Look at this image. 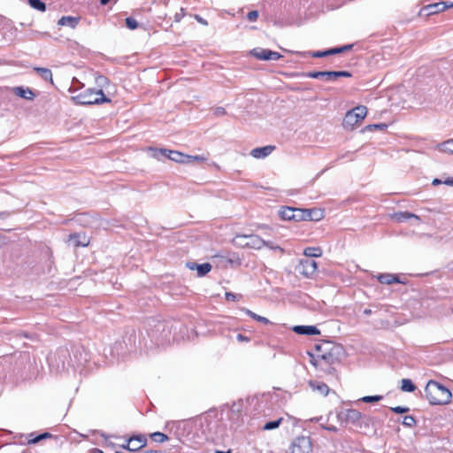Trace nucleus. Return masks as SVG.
I'll return each mask as SVG.
<instances>
[{
	"label": "nucleus",
	"mask_w": 453,
	"mask_h": 453,
	"mask_svg": "<svg viewBox=\"0 0 453 453\" xmlns=\"http://www.w3.org/2000/svg\"><path fill=\"white\" fill-rule=\"evenodd\" d=\"M378 280L382 284H392L394 282L398 281V280L395 276H394L393 274H389V273L380 274L378 276Z\"/></svg>",
	"instance_id": "obj_28"
},
{
	"label": "nucleus",
	"mask_w": 453,
	"mask_h": 453,
	"mask_svg": "<svg viewBox=\"0 0 453 453\" xmlns=\"http://www.w3.org/2000/svg\"><path fill=\"white\" fill-rule=\"evenodd\" d=\"M311 445L308 437L301 436L296 438L291 445V453H309Z\"/></svg>",
	"instance_id": "obj_7"
},
{
	"label": "nucleus",
	"mask_w": 453,
	"mask_h": 453,
	"mask_svg": "<svg viewBox=\"0 0 453 453\" xmlns=\"http://www.w3.org/2000/svg\"><path fill=\"white\" fill-rule=\"evenodd\" d=\"M282 418H279L277 420L270 421L265 424L264 430H273L280 426Z\"/></svg>",
	"instance_id": "obj_34"
},
{
	"label": "nucleus",
	"mask_w": 453,
	"mask_h": 453,
	"mask_svg": "<svg viewBox=\"0 0 453 453\" xmlns=\"http://www.w3.org/2000/svg\"><path fill=\"white\" fill-rule=\"evenodd\" d=\"M307 220H320L324 217L323 211L319 209H307Z\"/></svg>",
	"instance_id": "obj_22"
},
{
	"label": "nucleus",
	"mask_w": 453,
	"mask_h": 453,
	"mask_svg": "<svg viewBox=\"0 0 453 453\" xmlns=\"http://www.w3.org/2000/svg\"><path fill=\"white\" fill-rule=\"evenodd\" d=\"M12 90L16 96L27 100H33L35 97V94L29 88L15 87Z\"/></svg>",
	"instance_id": "obj_15"
},
{
	"label": "nucleus",
	"mask_w": 453,
	"mask_h": 453,
	"mask_svg": "<svg viewBox=\"0 0 453 453\" xmlns=\"http://www.w3.org/2000/svg\"><path fill=\"white\" fill-rule=\"evenodd\" d=\"M106 81V78H104V77H102V76H101V77H99V78H98V81H98L99 83H102V82H103V81Z\"/></svg>",
	"instance_id": "obj_55"
},
{
	"label": "nucleus",
	"mask_w": 453,
	"mask_h": 453,
	"mask_svg": "<svg viewBox=\"0 0 453 453\" xmlns=\"http://www.w3.org/2000/svg\"><path fill=\"white\" fill-rule=\"evenodd\" d=\"M361 418V413L357 410H348L345 413V419L351 423H356Z\"/></svg>",
	"instance_id": "obj_25"
},
{
	"label": "nucleus",
	"mask_w": 453,
	"mask_h": 453,
	"mask_svg": "<svg viewBox=\"0 0 453 453\" xmlns=\"http://www.w3.org/2000/svg\"><path fill=\"white\" fill-rule=\"evenodd\" d=\"M267 52H269V50L262 49V48H256L251 50V54L257 59H261V60L268 59Z\"/></svg>",
	"instance_id": "obj_27"
},
{
	"label": "nucleus",
	"mask_w": 453,
	"mask_h": 453,
	"mask_svg": "<svg viewBox=\"0 0 453 453\" xmlns=\"http://www.w3.org/2000/svg\"><path fill=\"white\" fill-rule=\"evenodd\" d=\"M257 17H258V12H257V11H251V12H250L248 13V15H247V18H248V19H249L250 21H255V20H257Z\"/></svg>",
	"instance_id": "obj_46"
},
{
	"label": "nucleus",
	"mask_w": 453,
	"mask_h": 453,
	"mask_svg": "<svg viewBox=\"0 0 453 453\" xmlns=\"http://www.w3.org/2000/svg\"><path fill=\"white\" fill-rule=\"evenodd\" d=\"M387 125L386 124H373V125H368L366 126L363 130L362 132H365V131H374V130H380V131H384L386 128H387Z\"/></svg>",
	"instance_id": "obj_33"
},
{
	"label": "nucleus",
	"mask_w": 453,
	"mask_h": 453,
	"mask_svg": "<svg viewBox=\"0 0 453 453\" xmlns=\"http://www.w3.org/2000/svg\"><path fill=\"white\" fill-rule=\"evenodd\" d=\"M391 411L395 412V413H406L410 411V409L408 407H402V406H396V407H392L391 408Z\"/></svg>",
	"instance_id": "obj_43"
},
{
	"label": "nucleus",
	"mask_w": 453,
	"mask_h": 453,
	"mask_svg": "<svg viewBox=\"0 0 453 453\" xmlns=\"http://www.w3.org/2000/svg\"><path fill=\"white\" fill-rule=\"evenodd\" d=\"M226 114V110L223 107H217L214 110V115L217 117H220Z\"/></svg>",
	"instance_id": "obj_47"
},
{
	"label": "nucleus",
	"mask_w": 453,
	"mask_h": 453,
	"mask_svg": "<svg viewBox=\"0 0 453 453\" xmlns=\"http://www.w3.org/2000/svg\"><path fill=\"white\" fill-rule=\"evenodd\" d=\"M382 395H368L361 398L364 403H376L382 399Z\"/></svg>",
	"instance_id": "obj_37"
},
{
	"label": "nucleus",
	"mask_w": 453,
	"mask_h": 453,
	"mask_svg": "<svg viewBox=\"0 0 453 453\" xmlns=\"http://www.w3.org/2000/svg\"><path fill=\"white\" fill-rule=\"evenodd\" d=\"M279 215L282 219L285 220H294L295 218V208L293 207H286L281 208L279 211Z\"/></svg>",
	"instance_id": "obj_20"
},
{
	"label": "nucleus",
	"mask_w": 453,
	"mask_h": 453,
	"mask_svg": "<svg viewBox=\"0 0 453 453\" xmlns=\"http://www.w3.org/2000/svg\"><path fill=\"white\" fill-rule=\"evenodd\" d=\"M330 345L327 343L325 345L324 349H322L321 345H316V349L319 352V358L321 359V364H323V367H327L328 365H331L334 364L337 360L334 350H336L337 347H332L331 349H327L326 347H329Z\"/></svg>",
	"instance_id": "obj_5"
},
{
	"label": "nucleus",
	"mask_w": 453,
	"mask_h": 453,
	"mask_svg": "<svg viewBox=\"0 0 453 453\" xmlns=\"http://www.w3.org/2000/svg\"><path fill=\"white\" fill-rule=\"evenodd\" d=\"M416 424V420L412 416H405L403 420V425L408 427H411Z\"/></svg>",
	"instance_id": "obj_38"
},
{
	"label": "nucleus",
	"mask_w": 453,
	"mask_h": 453,
	"mask_svg": "<svg viewBox=\"0 0 453 453\" xmlns=\"http://www.w3.org/2000/svg\"><path fill=\"white\" fill-rule=\"evenodd\" d=\"M441 183L452 187L453 186V178L452 177H448L444 180H440V179H434L433 181H432V184L434 186H437V185L441 184Z\"/></svg>",
	"instance_id": "obj_35"
},
{
	"label": "nucleus",
	"mask_w": 453,
	"mask_h": 453,
	"mask_svg": "<svg viewBox=\"0 0 453 453\" xmlns=\"http://www.w3.org/2000/svg\"><path fill=\"white\" fill-rule=\"evenodd\" d=\"M187 267L192 271L196 270L198 277L206 275L211 270V265L210 263L196 264L195 262H188Z\"/></svg>",
	"instance_id": "obj_10"
},
{
	"label": "nucleus",
	"mask_w": 453,
	"mask_h": 453,
	"mask_svg": "<svg viewBox=\"0 0 453 453\" xmlns=\"http://www.w3.org/2000/svg\"><path fill=\"white\" fill-rule=\"evenodd\" d=\"M126 25L129 29H132V30L138 27V22L134 19L130 18V17L126 19Z\"/></svg>",
	"instance_id": "obj_39"
},
{
	"label": "nucleus",
	"mask_w": 453,
	"mask_h": 453,
	"mask_svg": "<svg viewBox=\"0 0 453 453\" xmlns=\"http://www.w3.org/2000/svg\"><path fill=\"white\" fill-rule=\"evenodd\" d=\"M216 453H231L230 451H220V450H217Z\"/></svg>",
	"instance_id": "obj_57"
},
{
	"label": "nucleus",
	"mask_w": 453,
	"mask_h": 453,
	"mask_svg": "<svg viewBox=\"0 0 453 453\" xmlns=\"http://www.w3.org/2000/svg\"><path fill=\"white\" fill-rule=\"evenodd\" d=\"M352 47H353L352 44H347V45L342 46L341 50H342V53H343V52L348 51L350 49H352Z\"/></svg>",
	"instance_id": "obj_49"
},
{
	"label": "nucleus",
	"mask_w": 453,
	"mask_h": 453,
	"mask_svg": "<svg viewBox=\"0 0 453 453\" xmlns=\"http://www.w3.org/2000/svg\"><path fill=\"white\" fill-rule=\"evenodd\" d=\"M322 253L320 247H308L303 250V255L308 257H320Z\"/></svg>",
	"instance_id": "obj_23"
},
{
	"label": "nucleus",
	"mask_w": 453,
	"mask_h": 453,
	"mask_svg": "<svg viewBox=\"0 0 453 453\" xmlns=\"http://www.w3.org/2000/svg\"><path fill=\"white\" fill-rule=\"evenodd\" d=\"M71 100L76 104H94L108 103L111 100L107 98L103 90L87 89L83 93L72 96Z\"/></svg>",
	"instance_id": "obj_2"
},
{
	"label": "nucleus",
	"mask_w": 453,
	"mask_h": 453,
	"mask_svg": "<svg viewBox=\"0 0 453 453\" xmlns=\"http://www.w3.org/2000/svg\"><path fill=\"white\" fill-rule=\"evenodd\" d=\"M226 300H234L235 299V295L233 294V293H226Z\"/></svg>",
	"instance_id": "obj_51"
},
{
	"label": "nucleus",
	"mask_w": 453,
	"mask_h": 453,
	"mask_svg": "<svg viewBox=\"0 0 453 453\" xmlns=\"http://www.w3.org/2000/svg\"><path fill=\"white\" fill-rule=\"evenodd\" d=\"M436 149L441 152L453 154V139L437 144Z\"/></svg>",
	"instance_id": "obj_21"
},
{
	"label": "nucleus",
	"mask_w": 453,
	"mask_h": 453,
	"mask_svg": "<svg viewBox=\"0 0 453 453\" xmlns=\"http://www.w3.org/2000/svg\"><path fill=\"white\" fill-rule=\"evenodd\" d=\"M264 247H267L271 250H278L280 251V253H283L284 252V250L282 248H280V246L274 244L273 242H266L265 241V246Z\"/></svg>",
	"instance_id": "obj_40"
},
{
	"label": "nucleus",
	"mask_w": 453,
	"mask_h": 453,
	"mask_svg": "<svg viewBox=\"0 0 453 453\" xmlns=\"http://www.w3.org/2000/svg\"><path fill=\"white\" fill-rule=\"evenodd\" d=\"M426 10H428L429 14H435L441 12L445 11L448 9V3L447 2H440L436 4H429L426 7Z\"/></svg>",
	"instance_id": "obj_17"
},
{
	"label": "nucleus",
	"mask_w": 453,
	"mask_h": 453,
	"mask_svg": "<svg viewBox=\"0 0 453 453\" xmlns=\"http://www.w3.org/2000/svg\"><path fill=\"white\" fill-rule=\"evenodd\" d=\"M124 449H127V443L122 446Z\"/></svg>",
	"instance_id": "obj_61"
},
{
	"label": "nucleus",
	"mask_w": 453,
	"mask_h": 453,
	"mask_svg": "<svg viewBox=\"0 0 453 453\" xmlns=\"http://www.w3.org/2000/svg\"><path fill=\"white\" fill-rule=\"evenodd\" d=\"M246 312L248 315H250L252 319H254L257 321H259V322H262L265 324L269 323V320L266 318L257 315L250 310H247Z\"/></svg>",
	"instance_id": "obj_36"
},
{
	"label": "nucleus",
	"mask_w": 453,
	"mask_h": 453,
	"mask_svg": "<svg viewBox=\"0 0 453 453\" xmlns=\"http://www.w3.org/2000/svg\"><path fill=\"white\" fill-rule=\"evenodd\" d=\"M364 314H365V315H366V316L371 315V314H372V310H370V309H365V310L364 311Z\"/></svg>",
	"instance_id": "obj_53"
},
{
	"label": "nucleus",
	"mask_w": 453,
	"mask_h": 453,
	"mask_svg": "<svg viewBox=\"0 0 453 453\" xmlns=\"http://www.w3.org/2000/svg\"><path fill=\"white\" fill-rule=\"evenodd\" d=\"M196 19L199 23L205 25V26L207 25V21L205 19H203V18L199 17L198 15H196Z\"/></svg>",
	"instance_id": "obj_50"
},
{
	"label": "nucleus",
	"mask_w": 453,
	"mask_h": 453,
	"mask_svg": "<svg viewBox=\"0 0 453 453\" xmlns=\"http://www.w3.org/2000/svg\"><path fill=\"white\" fill-rule=\"evenodd\" d=\"M78 23H79V18L72 17V16H64L58 22V24L59 26H65V27H69L71 28H75L76 26L78 25Z\"/></svg>",
	"instance_id": "obj_16"
},
{
	"label": "nucleus",
	"mask_w": 453,
	"mask_h": 453,
	"mask_svg": "<svg viewBox=\"0 0 453 453\" xmlns=\"http://www.w3.org/2000/svg\"><path fill=\"white\" fill-rule=\"evenodd\" d=\"M293 331L298 334L315 335L319 334V330L313 326H295Z\"/></svg>",
	"instance_id": "obj_12"
},
{
	"label": "nucleus",
	"mask_w": 453,
	"mask_h": 453,
	"mask_svg": "<svg viewBox=\"0 0 453 453\" xmlns=\"http://www.w3.org/2000/svg\"><path fill=\"white\" fill-rule=\"evenodd\" d=\"M111 0H100L101 4L105 5L107 4Z\"/></svg>",
	"instance_id": "obj_54"
},
{
	"label": "nucleus",
	"mask_w": 453,
	"mask_h": 453,
	"mask_svg": "<svg viewBox=\"0 0 453 453\" xmlns=\"http://www.w3.org/2000/svg\"><path fill=\"white\" fill-rule=\"evenodd\" d=\"M426 398L431 404H447L452 395L449 389L434 380H429L425 388Z\"/></svg>",
	"instance_id": "obj_1"
},
{
	"label": "nucleus",
	"mask_w": 453,
	"mask_h": 453,
	"mask_svg": "<svg viewBox=\"0 0 453 453\" xmlns=\"http://www.w3.org/2000/svg\"><path fill=\"white\" fill-rule=\"evenodd\" d=\"M150 438L157 442H164L168 440V436L160 432H155L150 434Z\"/></svg>",
	"instance_id": "obj_31"
},
{
	"label": "nucleus",
	"mask_w": 453,
	"mask_h": 453,
	"mask_svg": "<svg viewBox=\"0 0 453 453\" xmlns=\"http://www.w3.org/2000/svg\"><path fill=\"white\" fill-rule=\"evenodd\" d=\"M77 238H78V235H71L70 236V242H73L75 246H79V245L86 246V245H88V242H86L85 239H84V241L80 242V241H76Z\"/></svg>",
	"instance_id": "obj_42"
},
{
	"label": "nucleus",
	"mask_w": 453,
	"mask_h": 453,
	"mask_svg": "<svg viewBox=\"0 0 453 453\" xmlns=\"http://www.w3.org/2000/svg\"><path fill=\"white\" fill-rule=\"evenodd\" d=\"M309 385L313 390L318 391L322 395H326L329 392V388L325 383L310 381Z\"/></svg>",
	"instance_id": "obj_18"
},
{
	"label": "nucleus",
	"mask_w": 453,
	"mask_h": 453,
	"mask_svg": "<svg viewBox=\"0 0 453 453\" xmlns=\"http://www.w3.org/2000/svg\"><path fill=\"white\" fill-rule=\"evenodd\" d=\"M147 444V437L143 434L132 436L127 441V449L130 451H137L145 447Z\"/></svg>",
	"instance_id": "obj_9"
},
{
	"label": "nucleus",
	"mask_w": 453,
	"mask_h": 453,
	"mask_svg": "<svg viewBox=\"0 0 453 453\" xmlns=\"http://www.w3.org/2000/svg\"><path fill=\"white\" fill-rule=\"evenodd\" d=\"M268 54V59L267 60H278L281 58V55L276 51H272L269 50Z\"/></svg>",
	"instance_id": "obj_41"
},
{
	"label": "nucleus",
	"mask_w": 453,
	"mask_h": 453,
	"mask_svg": "<svg viewBox=\"0 0 453 453\" xmlns=\"http://www.w3.org/2000/svg\"><path fill=\"white\" fill-rule=\"evenodd\" d=\"M328 50V55H334V54H339V53H342V50H341V47H337V48H332V49H329L327 50Z\"/></svg>",
	"instance_id": "obj_48"
},
{
	"label": "nucleus",
	"mask_w": 453,
	"mask_h": 453,
	"mask_svg": "<svg viewBox=\"0 0 453 453\" xmlns=\"http://www.w3.org/2000/svg\"><path fill=\"white\" fill-rule=\"evenodd\" d=\"M309 355L311 357V363L312 365H314L315 367H317L322 371L327 372L329 373L333 372L334 368L327 369L326 367H323V364H321V359L319 358V354L313 355L311 353H309Z\"/></svg>",
	"instance_id": "obj_19"
},
{
	"label": "nucleus",
	"mask_w": 453,
	"mask_h": 453,
	"mask_svg": "<svg viewBox=\"0 0 453 453\" xmlns=\"http://www.w3.org/2000/svg\"><path fill=\"white\" fill-rule=\"evenodd\" d=\"M307 77L313 79H325L326 81H334L339 77H350L351 73L346 71H328V72H311Z\"/></svg>",
	"instance_id": "obj_6"
},
{
	"label": "nucleus",
	"mask_w": 453,
	"mask_h": 453,
	"mask_svg": "<svg viewBox=\"0 0 453 453\" xmlns=\"http://www.w3.org/2000/svg\"><path fill=\"white\" fill-rule=\"evenodd\" d=\"M30 6L41 12H44L46 5L41 0H28Z\"/></svg>",
	"instance_id": "obj_32"
},
{
	"label": "nucleus",
	"mask_w": 453,
	"mask_h": 453,
	"mask_svg": "<svg viewBox=\"0 0 453 453\" xmlns=\"http://www.w3.org/2000/svg\"><path fill=\"white\" fill-rule=\"evenodd\" d=\"M71 92H74L75 91V88H73V86L70 88L69 89Z\"/></svg>",
	"instance_id": "obj_59"
},
{
	"label": "nucleus",
	"mask_w": 453,
	"mask_h": 453,
	"mask_svg": "<svg viewBox=\"0 0 453 453\" xmlns=\"http://www.w3.org/2000/svg\"><path fill=\"white\" fill-rule=\"evenodd\" d=\"M248 234H237L233 242L235 246L241 248H248Z\"/></svg>",
	"instance_id": "obj_26"
},
{
	"label": "nucleus",
	"mask_w": 453,
	"mask_h": 453,
	"mask_svg": "<svg viewBox=\"0 0 453 453\" xmlns=\"http://www.w3.org/2000/svg\"><path fill=\"white\" fill-rule=\"evenodd\" d=\"M401 389L404 392H413L416 389V386L409 379H403L401 380Z\"/></svg>",
	"instance_id": "obj_29"
},
{
	"label": "nucleus",
	"mask_w": 453,
	"mask_h": 453,
	"mask_svg": "<svg viewBox=\"0 0 453 453\" xmlns=\"http://www.w3.org/2000/svg\"><path fill=\"white\" fill-rule=\"evenodd\" d=\"M237 339H238L239 341H241V342H242V341H248V338H247L246 336L242 335V334H238V335H237Z\"/></svg>",
	"instance_id": "obj_52"
},
{
	"label": "nucleus",
	"mask_w": 453,
	"mask_h": 453,
	"mask_svg": "<svg viewBox=\"0 0 453 453\" xmlns=\"http://www.w3.org/2000/svg\"><path fill=\"white\" fill-rule=\"evenodd\" d=\"M73 82H79V81H78V79L74 78V79L73 80Z\"/></svg>",
	"instance_id": "obj_60"
},
{
	"label": "nucleus",
	"mask_w": 453,
	"mask_h": 453,
	"mask_svg": "<svg viewBox=\"0 0 453 453\" xmlns=\"http://www.w3.org/2000/svg\"><path fill=\"white\" fill-rule=\"evenodd\" d=\"M275 147L272 145L255 148L250 151V155L255 158H264L269 156Z\"/></svg>",
	"instance_id": "obj_11"
},
{
	"label": "nucleus",
	"mask_w": 453,
	"mask_h": 453,
	"mask_svg": "<svg viewBox=\"0 0 453 453\" xmlns=\"http://www.w3.org/2000/svg\"><path fill=\"white\" fill-rule=\"evenodd\" d=\"M248 248L260 250L265 246V241L256 234H248Z\"/></svg>",
	"instance_id": "obj_13"
},
{
	"label": "nucleus",
	"mask_w": 453,
	"mask_h": 453,
	"mask_svg": "<svg viewBox=\"0 0 453 453\" xmlns=\"http://www.w3.org/2000/svg\"><path fill=\"white\" fill-rule=\"evenodd\" d=\"M50 434H48V433H44V434H40V435L36 436V437H35V438H34V439L29 440V442H31V443H36V442L40 441L41 440H42V439H44V438H46V437H50Z\"/></svg>",
	"instance_id": "obj_44"
},
{
	"label": "nucleus",
	"mask_w": 453,
	"mask_h": 453,
	"mask_svg": "<svg viewBox=\"0 0 453 453\" xmlns=\"http://www.w3.org/2000/svg\"><path fill=\"white\" fill-rule=\"evenodd\" d=\"M311 54L313 58H324V57L329 56L327 50H324V51H314V52H311Z\"/></svg>",
	"instance_id": "obj_45"
},
{
	"label": "nucleus",
	"mask_w": 453,
	"mask_h": 453,
	"mask_svg": "<svg viewBox=\"0 0 453 453\" xmlns=\"http://www.w3.org/2000/svg\"><path fill=\"white\" fill-rule=\"evenodd\" d=\"M44 81H50V83H53L52 73L51 71L48 68L43 67H35L34 69Z\"/></svg>",
	"instance_id": "obj_24"
},
{
	"label": "nucleus",
	"mask_w": 453,
	"mask_h": 453,
	"mask_svg": "<svg viewBox=\"0 0 453 453\" xmlns=\"http://www.w3.org/2000/svg\"><path fill=\"white\" fill-rule=\"evenodd\" d=\"M453 7V3L448 4V8Z\"/></svg>",
	"instance_id": "obj_58"
},
{
	"label": "nucleus",
	"mask_w": 453,
	"mask_h": 453,
	"mask_svg": "<svg viewBox=\"0 0 453 453\" xmlns=\"http://www.w3.org/2000/svg\"><path fill=\"white\" fill-rule=\"evenodd\" d=\"M395 219L398 222H404L408 219H413L414 222L412 223V225H418L420 222V219L418 216L407 211L396 213L395 215Z\"/></svg>",
	"instance_id": "obj_14"
},
{
	"label": "nucleus",
	"mask_w": 453,
	"mask_h": 453,
	"mask_svg": "<svg viewBox=\"0 0 453 453\" xmlns=\"http://www.w3.org/2000/svg\"><path fill=\"white\" fill-rule=\"evenodd\" d=\"M366 115L367 108L364 105H358L345 114L342 125L346 129H353L363 121Z\"/></svg>",
	"instance_id": "obj_4"
},
{
	"label": "nucleus",
	"mask_w": 453,
	"mask_h": 453,
	"mask_svg": "<svg viewBox=\"0 0 453 453\" xmlns=\"http://www.w3.org/2000/svg\"><path fill=\"white\" fill-rule=\"evenodd\" d=\"M153 156L157 158H160L161 156H164L174 162L181 164H192L194 162L204 161V157L202 156L185 155L176 150H158L154 151Z\"/></svg>",
	"instance_id": "obj_3"
},
{
	"label": "nucleus",
	"mask_w": 453,
	"mask_h": 453,
	"mask_svg": "<svg viewBox=\"0 0 453 453\" xmlns=\"http://www.w3.org/2000/svg\"><path fill=\"white\" fill-rule=\"evenodd\" d=\"M307 209L295 208V218L294 221H303L307 220Z\"/></svg>",
	"instance_id": "obj_30"
},
{
	"label": "nucleus",
	"mask_w": 453,
	"mask_h": 453,
	"mask_svg": "<svg viewBox=\"0 0 453 453\" xmlns=\"http://www.w3.org/2000/svg\"><path fill=\"white\" fill-rule=\"evenodd\" d=\"M318 265L315 261L311 259H301L298 265L300 273L306 277H311L317 271Z\"/></svg>",
	"instance_id": "obj_8"
},
{
	"label": "nucleus",
	"mask_w": 453,
	"mask_h": 453,
	"mask_svg": "<svg viewBox=\"0 0 453 453\" xmlns=\"http://www.w3.org/2000/svg\"><path fill=\"white\" fill-rule=\"evenodd\" d=\"M94 453H104L102 450L96 449L94 450Z\"/></svg>",
	"instance_id": "obj_56"
}]
</instances>
